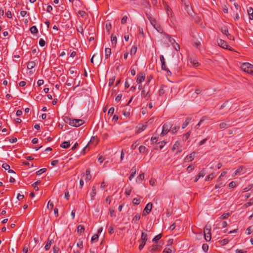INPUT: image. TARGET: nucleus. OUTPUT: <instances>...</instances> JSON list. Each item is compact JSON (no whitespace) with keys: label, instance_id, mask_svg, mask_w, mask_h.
<instances>
[{"label":"nucleus","instance_id":"052dcab7","mask_svg":"<svg viewBox=\"0 0 253 253\" xmlns=\"http://www.w3.org/2000/svg\"><path fill=\"white\" fill-rule=\"evenodd\" d=\"M53 203L50 200L48 202L47 208L52 209L53 208Z\"/></svg>","mask_w":253,"mask_h":253},{"label":"nucleus","instance_id":"9d476101","mask_svg":"<svg viewBox=\"0 0 253 253\" xmlns=\"http://www.w3.org/2000/svg\"><path fill=\"white\" fill-rule=\"evenodd\" d=\"M162 247L161 245H159L156 243V244H154L150 247V252H154V251H160L161 250Z\"/></svg>","mask_w":253,"mask_h":253},{"label":"nucleus","instance_id":"3c124183","mask_svg":"<svg viewBox=\"0 0 253 253\" xmlns=\"http://www.w3.org/2000/svg\"><path fill=\"white\" fill-rule=\"evenodd\" d=\"M150 22L154 27L158 25L156 20L153 18L150 19Z\"/></svg>","mask_w":253,"mask_h":253},{"label":"nucleus","instance_id":"423d86ee","mask_svg":"<svg viewBox=\"0 0 253 253\" xmlns=\"http://www.w3.org/2000/svg\"><path fill=\"white\" fill-rule=\"evenodd\" d=\"M217 42L218 43V45L223 48L228 49L230 51L233 50V49L231 48H228V45L227 42L222 39L217 40Z\"/></svg>","mask_w":253,"mask_h":253},{"label":"nucleus","instance_id":"f8f14e48","mask_svg":"<svg viewBox=\"0 0 253 253\" xmlns=\"http://www.w3.org/2000/svg\"><path fill=\"white\" fill-rule=\"evenodd\" d=\"M147 125L146 123L144 125H143L141 126H137V129L136 130V133H139L140 132H141L142 131L144 130L147 128Z\"/></svg>","mask_w":253,"mask_h":253},{"label":"nucleus","instance_id":"c03bdc74","mask_svg":"<svg viewBox=\"0 0 253 253\" xmlns=\"http://www.w3.org/2000/svg\"><path fill=\"white\" fill-rule=\"evenodd\" d=\"M221 31L224 35H225L226 36H227V35L229 34L228 30L226 27L222 28L221 29Z\"/></svg>","mask_w":253,"mask_h":253},{"label":"nucleus","instance_id":"6e6d98bb","mask_svg":"<svg viewBox=\"0 0 253 253\" xmlns=\"http://www.w3.org/2000/svg\"><path fill=\"white\" fill-rule=\"evenodd\" d=\"M39 44L41 46L43 47L45 44V42L42 39H40L39 41Z\"/></svg>","mask_w":253,"mask_h":253},{"label":"nucleus","instance_id":"603ef678","mask_svg":"<svg viewBox=\"0 0 253 253\" xmlns=\"http://www.w3.org/2000/svg\"><path fill=\"white\" fill-rule=\"evenodd\" d=\"M166 10H167V14L169 16L170 14L171 15V13H172V10L171 9V8L168 6V5H166Z\"/></svg>","mask_w":253,"mask_h":253},{"label":"nucleus","instance_id":"a19ab883","mask_svg":"<svg viewBox=\"0 0 253 253\" xmlns=\"http://www.w3.org/2000/svg\"><path fill=\"white\" fill-rule=\"evenodd\" d=\"M154 28L158 32L164 34L163 30L160 25L158 24L156 27H154Z\"/></svg>","mask_w":253,"mask_h":253},{"label":"nucleus","instance_id":"7ed1b4c3","mask_svg":"<svg viewBox=\"0 0 253 253\" xmlns=\"http://www.w3.org/2000/svg\"><path fill=\"white\" fill-rule=\"evenodd\" d=\"M204 236L205 239L207 242H209L211 240V228L208 227L207 225L205 226L204 228Z\"/></svg>","mask_w":253,"mask_h":253},{"label":"nucleus","instance_id":"49530a36","mask_svg":"<svg viewBox=\"0 0 253 253\" xmlns=\"http://www.w3.org/2000/svg\"><path fill=\"white\" fill-rule=\"evenodd\" d=\"M46 171V169L43 168L39 169L38 171H37V175H41V174L45 172Z\"/></svg>","mask_w":253,"mask_h":253},{"label":"nucleus","instance_id":"c756f323","mask_svg":"<svg viewBox=\"0 0 253 253\" xmlns=\"http://www.w3.org/2000/svg\"><path fill=\"white\" fill-rule=\"evenodd\" d=\"M162 234H159L156 236L152 240V241L157 243L158 241H159L162 237Z\"/></svg>","mask_w":253,"mask_h":253},{"label":"nucleus","instance_id":"0eeeda50","mask_svg":"<svg viewBox=\"0 0 253 253\" xmlns=\"http://www.w3.org/2000/svg\"><path fill=\"white\" fill-rule=\"evenodd\" d=\"M251 64L249 63H243L241 66V68L245 72L249 73L250 70Z\"/></svg>","mask_w":253,"mask_h":253},{"label":"nucleus","instance_id":"e433bc0d","mask_svg":"<svg viewBox=\"0 0 253 253\" xmlns=\"http://www.w3.org/2000/svg\"><path fill=\"white\" fill-rule=\"evenodd\" d=\"M86 178L90 180L91 178V175L90 174V171L89 169H87L85 171Z\"/></svg>","mask_w":253,"mask_h":253},{"label":"nucleus","instance_id":"20e7f679","mask_svg":"<svg viewBox=\"0 0 253 253\" xmlns=\"http://www.w3.org/2000/svg\"><path fill=\"white\" fill-rule=\"evenodd\" d=\"M147 234L146 233L142 232L141 234V240H142V243L140 244L139 246V249L141 250L145 246L146 243L147 241Z\"/></svg>","mask_w":253,"mask_h":253},{"label":"nucleus","instance_id":"bb28decb","mask_svg":"<svg viewBox=\"0 0 253 253\" xmlns=\"http://www.w3.org/2000/svg\"><path fill=\"white\" fill-rule=\"evenodd\" d=\"M179 129V126H174L172 127V126H171V127L170 128V132L172 134H175Z\"/></svg>","mask_w":253,"mask_h":253},{"label":"nucleus","instance_id":"0e129e2a","mask_svg":"<svg viewBox=\"0 0 253 253\" xmlns=\"http://www.w3.org/2000/svg\"><path fill=\"white\" fill-rule=\"evenodd\" d=\"M108 232L110 234H112L114 232V227L112 226H111L108 228Z\"/></svg>","mask_w":253,"mask_h":253},{"label":"nucleus","instance_id":"dca6fc26","mask_svg":"<svg viewBox=\"0 0 253 253\" xmlns=\"http://www.w3.org/2000/svg\"><path fill=\"white\" fill-rule=\"evenodd\" d=\"M205 172L204 170L201 171L199 174L196 176L194 182H197L200 177H203L205 176Z\"/></svg>","mask_w":253,"mask_h":253},{"label":"nucleus","instance_id":"4468645a","mask_svg":"<svg viewBox=\"0 0 253 253\" xmlns=\"http://www.w3.org/2000/svg\"><path fill=\"white\" fill-rule=\"evenodd\" d=\"M195 154H196L195 152H193V153H191L190 154L188 155V156H187L185 159V161L187 160L189 162H191V161H193L194 158Z\"/></svg>","mask_w":253,"mask_h":253},{"label":"nucleus","instance_id":"72a5a7b5","mask_svg":"<svg viewBox=\"0 0 253 253\" xmlns=\"http://www.w3.org/2000/svg\"><path fill=\"white\" fill-rule=\"evenodd\" d=\"M111 41L113 44H116L117 42V39L116 36H114L113 34H112L111 37Z\"/></svg>","mask_w":253,"mask_h":253},{"label":"nucleus","instance_id":"412c9836","mask_svg":"<svg viewBox=\"0 0 253 253\" xmlns=\"http://www.w3.org/2000/svg\"><path fill=\"white\" fill-rule=\"evenodd\" d=\"M84 227L82 225H79L77 227V232L78 233H80V234H82L83 233H84Z\"/></svg>","mask_w":253,"mask_h":253},{"label":"nucleus","instance_id":"13d9d810","mask_svg":"<svg viewBox=\"0 0 253 253\" xmlns=\"http://www.w3.org/2000/svg\"><path fill=\"white\" fill-rule=\"evenodd\" d=\"M2 168L4 169L5 170H8L10 169V166L6 163H4L2 165Z\"/></svg>","mask_w":253,"mask_h":253},{"label":"nucleus","instance_id":"cd10ccee","mask_svg":"<svg viewBox=\"0 0 253 253\" xmlns=\"http://www.w3.org/2000/svg\"><path fill=\"white\" fill-rule=\"evenodd\" d=\"M95 56H98V63L100 62V61H101V56L99 54H94L93 55V56L92 57V58L90 59V62H91V63H93V58Z\"/></svg>","mask_w":253,"mask_h":253},{"label":"nucleus","instance_id":"338daca9","mask_svg":"<svg viewBox=\"0 0 253 253\" xmlns=\"http://www.w3.org/2000/svg\"><path fill=\"white\" fill-rule=\"evenodd\" d=\"M119 119V116L117 114H114L113 115V117L112 118V121H114L115 123L117 122L118 120Z\"/></svg>","mask_w":253,"mask_h":253},{"label":"nucleus","instance_id":"a878e982","mask_svg":"<svg viewBox=\"0 0 253 253\" xmlns=\"http://www.w3.org/2000/svg\"><path fill=\"white\" fill-rule=\"evenodd\" d=\"M230 126V124L226 123H224V122L221 123L219 124V127L220 128H222H222H227Z\"/></svg>","mask_w":253,"mask_h":253},{"label":"nucleus","instance_id":"a18cd8bd","mask_svg":"<svg viewBox=\"0 0 253 253\" xmlns=\"http://www.w3.org/2000/svg\"><path fill=\"white\" fill-rule=\"evenodd\" d=\"M140 218V215L139 213H137L133 218L132 220L134 222H137Z\"/></svg>","mask_w":253,"mask_h":253},{"label":"nucleus","instance_id":"79ce46f5","mask_svg":"<svg viewBox=\"0 0 253 253\" xmlns=\"http://www.w3.org/2000/svg\"><path fill=\"white\" fill-rule=\"evenodd\" d=\"M190 134H191V131L190 130V131H189L188 132H187L186 133H185V134L183 135V140H187V139L189 138V136H190Z\"/></svg>","mask_w":253,"mask_h":253},{"label":"nucleus","instance_id":"c9c22d12","mask_svg":"<svg viewBox=\"0 0 253 253\" xmlns=\"http://www.w3.org/2000/svg\"><path fill=\"white\" fill-rule=\"evenodd\" d=\"M253 204V199H251L249 201V202L245 203L243 207L245 208H248V207L252 205Z\"/></svg>","mask_w":253,"mask_h":253},{"label":"nucleus","instance_id":"c85d7f7f","mask_svg":"<svg viewBox=\"0 0 253 253\" xmlns=\"http://www.w3.org/2000/svg\"><path fill=\"white\" fill-rule=\"evenodd\" d=\"M147 150L148 149L144 146L141 145L139 147V151L140 153H144L147 152Z\"/></svg>","mask_w":253,"mask_h":253},{"label":"nucleus","instance_id":"5fc2aeb1","mask_svg":"<svg viewBox=\"0 0 253 253\" xmlns=\"http://www.w3.org/2000/svg\"><path fill=\"white\" fill-rule=\"evenodd\" d=\"M223 186H224V184H223L222 182H220L219 183L216 184L215 185L214 188L215 189H218L220 188Z\"/></svg>","mask_w":253,"mask_h":253},{"label":"nucleus","instance_id":"de8ad7c7","mask_svg":"<svg viewBox=\"0 0 253 253\" xmlns=\"http://www.w3.org/2000/svg\"><path fill=\"white\" fill-rule=\"evenodd\" d=\"M131 192V187H128L126 188L125 190V194L127 196H129Z\"/></svg>","mask_w":253,"mask_h":253},{"label":"nucleus","instance_id":"69168bd1","mask_svg":"<svg viewBox=\"0 0 253 253\" xmlns=\"http://www.w3.org/2000/svg\"><path fill=\"white\" fill-rule=\"evenodd\" d=\"M236 186V182L233 181H231L229 184V187L231 188L235 187Z\"/></svg>","mask_w":253,"mask_h":253},{"label":"nucleus","instance_id":"4be33fe9","mask_svg":"<svg viewBox=\"0 0 253 253\" xmlns=\"http://www.w3.org/2000/svg\"><path fill=\"white\" fill-rule=\"evenodd\" d=\"M144 178V173H142L140 174L136 179V181L137 183H140L141 181Z\"/></svg>","mask_w":253,"mask_h":253},{"label":"nucleus","instance_id":"39448f33","mask_svg":"<svg viewBox=\"0 0 253 253\" xmlns=\"http://www.w3.org/2000/svg\"><path fill=\"white\" fill-rule=\"evenodd\" d=\"M160 60H161V64H162V66H161L162 69L167 72L168 74L169 75H171V72L166 67L165 59L164 56L162 55H160Z\"/></svg>","mask_w":253,"mask_h":253},{"label":"nucleus","instance_id":"2eb2a0df","mask_svg":"<svg viewBox=\"0 0 253 253\" xmlns=\"http://www.w3.org/2000/svg\"><path fill=\"white\" fill-rule=\"evenodd\" d=\"M52 243H53V239H51L50 240L49 238L48 239V240H47V242L45 246V250L46 251H47L50 248V246L51 245V244H52Z\"/></svg>","mask_w":253,"mask_h":253},{"label":"nucleus","instance_id":"4d7b16f0","mask_svg":"<svg viewBox=\"0 0 253 253\" xmlns=\"http://www.w3.org/2000/svg\"><path fill=\"white\" fill-rule=\"evenodd\" d=\"M158 144L159 145V147L160 150L162 149L164 145L166 144V142L164 141L159 142Z\"/></svg>","mask_w":253,"mask_h":253},{"label":"nucleus","instance_id":"6ab92c4d","mask_svg":"<svg viewBox=\"0 0 253 253\" xmlns=\"http://www.w3.org/2000/svg\"><path fill=\"white\" fill-rule=\"evenodd\" d=\"M191 120V118L188 117L186 118L185 122L182 124V129L185 128L188 125Z\"/></svg>","mask_w":253,"mask_h":253},{"label":"nucleus","instance_id":"864d4df0","mask_svg":"<svg viewBox=\"0 0 253 253\" xmlns=\"http://www.w3.org/2000/svg\"><path fill=\"white\" fill-rule=\"evenodd\" d=\"M133 204L135 205H138L140 204V200L137 198H134L132 201Z\"/></svg>","mask_w":253,"mask_h":253},{"label":"nucleus","instance_id":"e2e57ef3","mask_svg":"<svg viewBox=\"0 0 253 253\" xmlns=\"http://www.w3.org/2000/svg\"><path fill=\"white\" fill-rule=\"evenodd\" d=\"M127 19V16L125 15L121 19V23L124 24L126 23Z\"/></svg>","mask_w":253,"mask_h":253},{"label":"nucleus","instance_id":"7c9ffc66","mask_svg":"<svg viewBox=\"0 0 253 253\" xmlns=\"http://www.w3.org/2000/svg\"><path fill=\"white\" fill-rule=\"evenodd\" d=\"M30 32L32 34H37L38 32V30L36 26H33L30 28Z\"/></svg>","mask_w":253,"mask_h":253},{"label":"nucleus","instance_id":"aec40b11","mask_svg":"<svg viewBox=\"0 0 253 253\" xmlns=\"http://www.w3.org/2000/svg\"><path fill=\"white\" fill-rule=\"evenodd\" d=\"M164 35L166 36V37L167 39H168L169 41L171 44H174L175 42V41L174 39L171 38L170 35H169V34H167V33H166L165 32L164 33Z\"/></svg>","mask_w":253,"mask_h":253},{"label":"nucleus","instance_id":"473e14b6","mask_svg":"<svg viewBox=\"0 0 253 253\" xmlns=\"http://www.w3.org/2000/svg\"><path fill=\"white\" fill-rule=\"evenodd\" d=\"M137 48L136 46H133L130 50V54L132 56L133 55H134L136 52H137Z\"/></svg>","mask_w":253,"mask_h":253},{"label":"nucleus","instance_id":"f3484780","mask_svg":"<svg viewBox=\"0 0 253 253\" xmlns=\"http://www.w3.org/2000/svg\"><path fill=\"white\" fill-rule=\"evenodd\" d=\"M111 54V49L110 48H106L105 49V58L108 59Z\"/></svg>","mask_w":253,"mask_h":253},{"label":"nucleus","instance_id":"5701e85b","mask_svg":"<svg viewBox=\"0 0 253 253\" xmlns=\"http://www.w3.org/2000/svg\"><path fill=\"white\" fill-rule=\"evenodd\" d=\"M36 66V63L34 61H30L27 64V69H32L34 68Z\"/></svg>","mask_w":253,"mask_h":253},{"label":"nucleus","instance_id":"58836bf2","mask_svg":"<svg viewBox=\"0 0 253 253\" xmlns=\"http://www.w3.org/2000/svg\"><path fill=\"white\" fill-rule=\"evenodd\" d=\"M229 241V239H224L222 240L219 241V243L222 246H224V245L227 244L228 243Z\"/></svg>","mask_w":253,"mask_h":253},{"label":"nucleus","instance_id":"774afa93","mask_svg":"<svg viewBox=\"0 0 253 253\" xmlns=\"http://www.w3.org/2000/svg\"><path fill=\"white\" fill-rule=\"evenodd\" d=\"M171 250L169 248H165L163 251V253H171Z\"/></svg>","mask_w":253,"mask_h":253},{"label":"nucleus","instance_id":"1a4fd4ad","mask_svg":"<svg viewBox=\"0 0 253 253\" xmlns=\"http://www.w3.org/2000/svg\"><path fill=\"white\" fill-rule=\"evenodd\" d=\"M185 9L186 10L188 14L191 16H192L194 11L189 2L184 3Z\"/></svg>","mask_w":253,"mask_h":253},{"label":"nucleus","instance_id":"2f4dec72","mask_svg":"<svg viewBox=\"0 0 253 253\" xmlns=\"http://www.w3.org/2000/svg\"><path fill=\"white\" fill-rule=\"evenodd\" d=\"M215 173H214V172L211 173L207 176V177L206 178L205 180L209 181V180H211L215 177Z\"/></svg>","mask_w":253,"mask_h":253},{"label":"nucleus","instance_id":"37998d69","mask_svg":"<svg viewBox=\"0 0 253 253\" xmlns=\"http://www.w3.org/2000/svg\"><path fill=\"white\" fill-rule=\"evenodd\" d=\"M180 145V143L179 141H176L172 147V150L174 151L176 149L178 148Z\"/></svg>","mask_w":253,"mask_h":253},{"label":"nucleus","instance_id":"bf43d9fd","mask_svg":"<svg viewBox=\"0 0 253 253\" xmlns=\"http://www.w3.org/2000/svg\"><path fill=\"white\" fill-rule=\"evenodd\" d=\"M173 44V47L175 48V49L177 51H178L180 49V46L179 45L176 43V42H175L174 44Z\"/></svg>","mask_w":253,"mask_h":253},{"label":"nucleus","instance_id":"09e8293b","mask_svg":"<svg viewBox=\"0 0 253 253\" xmlns=\"http://www.w3.org/2000/svg\"><path fill=\"white\" fill-rule=\"evenodd\" d=\"M202 249L205 252H207L209 250V246L207 244H204L202 246Z\"/></svg>","mask_w":253,"mask_h":253},{"label":"nucleus","instance_id":"b1692460","mask_svg":"<svg viewBox=\"0 0 253 253\" xmlns=\"http://www.w3.org/2000/svg\"><path fill=\"white\" fill-rule=\"evenodd\" d=\"M98 142V140L97 137H96L95 136H92L90 140V141L88 144H90V143H95V145H96L97 144Z\"/></svg>","mask_w":253,"mask_h":253},{"label":"nucleus","instance_id":"f704fd0d","mask_svg":"<svg viewBox=\"0 0 253 253\" xmlns=\"http://www.w3.org/2000/svg\"><path fill=\"white\" fill-rule=\"evenodd\" d=\"M96 188L95 186H93L92 189V191L90 194L91 198L92 200L94 199V197L95 195H96Z\"/></svg>","mask_w":253,"mask_h":253},{"label":"nucleus","instance_id":"ea45409f","mask_svg":"<svg viewBox=\"0 0 253 253\" xmlns=\"http://www.w3.org/2000/svg\"><path fill=\"white\" fill-rule=\"evenodd\" d=\"M230 215V214L229 212L225 213L223 214L222 215H221L219 218L221 219H224L227 218Z\"/></svg>","mask_w":253,"mask_h":253},{"label":"nucleus","instance_id":"4c0bfd02","mask_svg":"<svg viewBox=\"0 0 253 253\" xmlns=\"http://www.w3.org/2000/svg\"><path fill=\"white\" fill-rule=\"evenodd\" d=\"M41 183V181L40 180H38L37 181H36L35 183H34L33 184H32V186L34 187V189L36 190V191H38L39 190V188L37 186V185L38 184H39L40 183Z\"/></svg>","mask_w":253,"mask_h":253},{"label":"nucleus","instance_id":"a211bd4d","mask_svg":"<svg viewBox=\"0 0 253 253\" xmlns=\"http://www.w3.org/2000/svg\"><path fill=\"white\" fill-rule=\"evenodd\" d=\"M70 146V141H64L60 144V147L63 148H68Z\"/></svg>","mask_w":253,"mask_h":253},{"label":"nucleus","instance_id":"9b49d317","mask_svg":"<svg viewBox=\"0 0 253 253\" xmlns=\"http://www.w3.org/2000/svg\"><path fill=\"white\" fill-rule=\"evenodd\" d=\"M153 204L152 203L150 202L147 204L144 208V211H145L147 214H148L151 211L152 208Z\"/></svg>","mask_w":253,"mask_h":253},{"label":"nucleus","instance_id":"f03ea898","mask_svg":"<svg viewBox=\"0 0 253 253\" xmlns=\"http://www.w3.org/2000/svg\"><path fill=\"white\" fill-rule=\"evenodd\" d=\"M171 127V124L169 123H165L162 127V131L161 132V135L164 136L167 134L170 131V128Z\"/></svg>","mask_w":253,"mask_h":253},{"label":"nucleus","instance_id":"680f3d73","mask_svg":"<svg viewBox=\"0 0 253 253\" xmlns=\"http://www.w3.org/2000/svg\"><path fill=\"white\" fill-rule=\"evenodd\" d=\"M106 29L107 30L108 32H109L112 28L111 24L110 23H107L106 24Z\"/></svg>","mask_w":253,"mask_h":253},{"label":"nucleus","instance_id":"8fccbe9b","mask_svg":"<svg viewBox=\"0 0 253 253\" xmlns=\"http://www.w3.org/2000/svg\"><path fill=\"white\" fill-rule=\"evenodd\" d=\"M98 235L97 234L94 235L91 238V242H97L98 240Z\"/></svg>","mask_w":253,"mask_h":253},{"label":"nucleus","instance_id":"f257e3e1","mask_svg":"<svg viewBox=\"0 0 253 253\" xmlns=\"http://www.w3.org/2000/svg\"><path fill=\"white\" fill-rule=\"evenodd\" d=\"M64 120L66 123L75 127L80 126L84 123V121L83 120L75 119H72L68 116H65Z\"/></svg>","mask_w":253,"mask_h":253},{"label":"nucleus","instance_id":"ddd939ff","mask_svg":"<svg viewBox=\"0 0 253 253\" xmlns=\"http://www.w3.org/2000/svg\"><path fill=\"white\" fill-rule=\"evenodd\" d=\"M136 173V169L135 167H133L131 169V173L129 177V180H131L134 178Z\"/></svg>","mask_w":253,"mask_h":253},{"label":"nucleus","instance_id":"393cba45","mask_svg":"<svg viewBox=\"0 0 253 253\" xmlns=\"http://www.w3.org/2000/svg\"><path fill=\"white\" fill-rule=\"evenodd\" d=\"M248 13L249 15L250 19L253 20V8L251 7H249L248 9Z\"/></svg>","mask_w":253,"mask_h":253},{"label":"nucleus","instance_id":"6e6552de","mask_svg":"<svg viewBox=\"0 0 253 253\" xmlns=\"http://www.w3.org/2000/svg\"><path fill=\"white\" fill-rule=\"evenodd\" d=\"M145 79V74L143 72L139 73L137 75L136 82L138 84H140L142 82L144 81Z\"/></svg>","mask_w":253,"mask_h":253}]
</instances>
